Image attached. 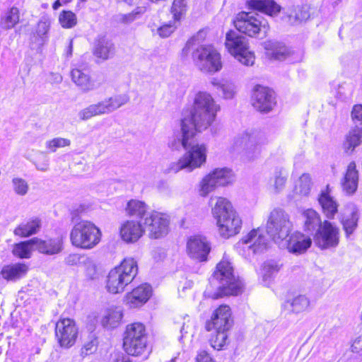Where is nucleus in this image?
Instances as JSON below:
<instances>
[{"mask_svg": "<svg viewBox=\"0 0 362 362\" xmlns=\"http://www.w3.org/2000/svg\"><path fill=\"white\" fill-rule=\"evenodd\" d=\"M219 106L211 94L200 91L195 94L189 115L181 119V134L173 138L169 146L173 150L191 146L196 132L206 130L214 122Z\"/></svg>", "mask_w": 362, "mask_h": 362, "instance_id": "nucleus-1", "label": "nucleus"}, {"mask_svg": "<svg viewBox=\"0 0 362 362\" xmlns=\"http://www.w3.org/2000/svg\"><path fill=\"white\" fill-rule=\"evenodd\" d=\"M211 214L216 221L219 235L229 238L238 234L242 228V219L232 204L225 197L211 198Z\"/></svg>", "mask_w": 362, "mask_h": 362, "instance_id": "nucleus-2", "label": "nucleus"}, {"mask_svg": "<svg viewBox=\"0 0 362 362\" xmlns=\"http://www.w3.org/2000/svg\"><path fill=\"white\" fill-rule=\"evenodd\" d=\"M267 142L264 134L257 130H247L233 139L230 151L240 154L244 161H253L258 158L262 146Z\"/></svg>", "mask_w": 362, "mask_h": 362, "instance_id": "nucleus-3", "label": "nucleus"}, {"mask_svg": "<svg viewBox=\"0 0 362 362\" xmlns=\"http://www.w3.org/2000/svg\"><path fill=\"white\" fill-rule=\"evenodd\" d=\"M210 282L218 290L211 295L214 299L223 296H236L242 291L241 283L235 279L231 264L225 257L217 264Z\"/></svg>", "mask_w": 362, "mask_h": 362, "instance_id": "nucleus-4", "label": "nucleus"}, {"mask_svg": "<svg viewBox=\"0 0 362 362\" xmlns=\"http://www.w3.org/2000/svg\"><path fill=\"white\" fill-rule=\"evenodd\" d=\"M137 270L136 262L134 259H124L109 272L106 284L108 292L114 294L122 292L136 276Z\"/></svg>", "mask_w": 362, "mask_h": 362, "instance_id": "nucleus-5", "label": "nucleus"}, {"mask_svg": "<svg viewBox=\"0 0 362 362\" xmlns=\"http://www.w3.org/2000/svg\"><path fill=\"white\" fill-rule=\"evenodd\" d=\"M101 236L100 230L94 223L83 220L73 226L70 241L77 248L90 250L100 242Z\"/></svg>", "mask_w": 362, "mask_h": 362, "instance_id": "nucleus-6", "label": "nucleus"}, {"mask_svg": "<svg viewBox=\"0 0 362 362\" xmlns=\"http://www.w3.org/2000/svg\"><path fill=\"white\" fill-rule=\"evenodd\" d=\"M293 228V224L287 212L281 208L272 210L266 223L267 233L276 243L286 240Z\"/></svg>", "mask_w": 362, "mask_h": 362, "instance_id": "nucleus-7", "label": "nucleus"}, {"mask_svg": "<svg viewBox=\"0 0 362 362\" xmlns=\"http://www.w3.org/2000/svg\"><path fill=\"white\" fill-rule=\"evenodd\" d=\"M192 59L194 66L203 73H215L222 68L221 54L211 45H200L194 48Z\"/></svg>", "mask_w": 362, "mask_h": 362, "instance_id": "nucleus-8", "label": "nucleus"}, {"mask_svg": "<svg viewBox=\"0 0 362 362\" xmlns=\"http://www.w3.org/2000/svg\"><path fill=\"white\" fill-rule=\"evenodd\" d=\"M125 351L132 356H141L146 350L147 334L144 325L134 322L127 325L123 338Z\"/></svg>", "mask_w": 362, "mask_h": 362, "instance_id": "nucleus-9", "label": "nucleus"}, {"mask_svg": "<svg viewBox=\"0 0 362 362\" xmlns=\"http://www.w3.org/2000/svg\"><path fill=\"white\" fill-rule=\"evenodd\" d=\"M235 175L228 168H218L206 174L199 182L197 189L202 197H206L218 187H225L233 182Z\"/></svg>", "mask_w": 362, "mask_h": 362, "instance_id": "nucleus-10", "label": "nucleus"}, {"mask_svg": "<svg viewBox=\"0 0 362 362\" xmlns=\"http://www.w3.org/2000/svg\"><path fill=\"white\" fill-rule=\"evenodd\" d=\"M187 152L180 159L170 165L168 171L176 173L187 169L189 172L200 168L206 160L207 148L204 144H192L187 149Z\"/></svg>", "mask_w": 362, "mask_h": 362, "instance_id": "nucleus-11", "label": "nucleus"}, {"mask_svg": "<svg viewBox=\"0 0 362 362\" xmlns=\"http://www.w3.org/2000/svg\"><path fill=\"white\" fill-rule=\"evenodd\" d=\"M129 101V97L127 94L115 95L96 103L89 105L80 110L78 115L80 119L86 121L93 117L110 114Z\"/></svg>", "mask_w": 362, "mask_h": 362, "instance_id": "nucleus-12", "label": "nucleus"}, {"mask_svg": "<svg viewBox=\"0 0 362 362\" xmlns=\"http://www.w3.org/2000/svg\"><path fill=\"white\" fill-rule=\"evenodd\" d=\"M267 247L268 240L259 228L252 229L236 244L238 253L248 259L264 252Z\"/></svg>", "mask_w": 362, "mask_h": 362, "instance_id": "nucleus-13", "label": "nucleus"}, {"mask_svg": "<svg viewBox=\"0 0 362 362\" xmlns=\"http://www.w3.org/2000/svg\"><path fill=\"white\" fill-rule=\"evenodd\" d=\"M225 45L228 52L242 64L252 66L255 64V53L250 49L245 37L230 30L226 34Z\"/></svg>", "mask_w": 362, "mask_h": 362, "instance_id": "nucleus-14", "label": "nucleus"}, {"mask_svg": "<svg viewBox=\"0 0 362 362\" xmlns=\"http://www.w3.org/2000/svg\"><path fill=\"white\" fill-rule=\"evenodd\" d=\"M233 23L237 30L250 37H255L261 33L265 35L269 30L267 22L255 12L243 11L238 13Z\"/></svg>", "mask_w": 362, "mask_h": 362, "instance_id": "nucleus-15", "label": "nucleus"}, {"mask_svg": "<svg viewBox=\"0 0 362 362\" xmlns=\"http://www.w3.org/2000/svg\"><path fill=\"white\" fill-rule=\"evenodd\" d=\"M144 230H146L151 239L165 237L169 231L170 219L167 214L153 211L143 219Z\"/></svg>", "mask_w": 362, "mask_h": 362, "instance_id": "nucleus-16", "label": "nucleus"}, {"mask_svg": "<svg viewBox=\"0 0 362 362\" xmlns=\"http://www.w3.org/2000/svg\"><path fill=\"white\" fill-rule=\"evenodd\" d=\"M55 334L60 346H72L78 337V327L75 321L71 318L60 319L56 324Z\"/></svg>", "mask_w": 362, "mask_h": 362, "instance_id": "nucleus-17", "label": "nucleus"}, {"mask_svg": "<svg viewBox=\"0 0 362 362\" xmlns=\"http://www.w3.org/2000/svg\"><path fill=\"white\" fill-rule=\"evenodd\" d=\"M315 244L321 249L335 247L339 242V230L332 223L325 221L318 228L315 238Z\"/></svg>", "mask_w": 362, "mask_h": 362, "instance_id": "nucleus-18", "label": "nucleus"}, {"mask_svg": "<svg viewBox=\"0 0 362 362\" xmlns=\"http://www.w3.org/2000/svg\"><path fill=\"white\" fill-rule=\"evenodd\" d=\"M252 105L261 112H270L276 105L274 93L267 87L256 86L252 95Z\"/></svg>", "mask_w": 362, "mask_h": 362, "instance_id": "nucleus-19", "label": "nucleus"}, {"mask_svg": "<svg viewBox=\"0 0 362 362\" xmlns=\"http://www.w3.org/2000/svg\"><path fill=\"white\" fill-rule=\"evenodd\" d=\"M232 326L231 312L229 306L220 305L213 313L211 318L206 324L207 331L230 329Z\"/></svg>", "mask_w": 362, "mask_h": 362, "instance_id": "nucleus-20", "label": "nucleus"}, {"mask_svg": "<svg viewBox=\"0 0 362 362\" xmlns=\"http://www.w3.org/2000/svg\"><path fill=\"white\" fill-rule=\"evenodd\" d=\"M210 246L206 238L195 235L190 237L187 243V252L188 255L199 262L206 260L210 252Z\"/></svg>", "mask_w": 362, "mask_h": 362, "instance_id": "nucleus-21", "label": "nucleus"}, {"mask_svg": "<svg viewBox=\"0 0 362 362\" xmlns=\"http://www.w3.org/2000/svg\"><path fill=\"white\" fill-rule=\"evenodd\" d=\"M144 234L143 223L127 220L119 227V236L126 243H136Z\"/></svg>", "mask_w": 362, "mask_h": 362, "instance_id": "nucleus-22", "label": "nucleus"}, {"mask_svg": "<svg viewBox=\"0 0 362 362\" xmlns=\"http://www.w3.org/2000/svg\"><path fill=\"white\" fill-rule=\"evenodd\" d=\"M151 294V286L147 284H144L128 293L125 296L124 302L131 308H138L146 303Z\"/></svg>", "mask_w": 362, "mask_h": 362, "instance_id": "nucleus-23", "label": "nucleus"}, {"mask_svg": "<svg viewBox=\"0 0 362 362\" xmlns=\"http://www.w3.org/2000/svg\"><path fill=\"white\" fill-rule=\"evenodd\" d=\"M51 23L49 16H41L30 34V42L33 45L40 47L47 42Z\"/></svg>", "mask_w": 362, "mask_h": 362, "instance_id": "nucleus-24", "label": "nucleus"}, {"mask_svg": "<svg viewBox=\"0 0 362 362\" xmlns=\"http://www.w3.org/2000/svg\"><path fill=\"white\" fill-rule=\"evenodd\" d=\"M285 240L288 251L296 255L304 253L312 244L310 238L299 232L291 233Z\"/></svg>", "mask_w": 362, "mask_h": 362, "instance_id": "nucleus-25", "label": "nucleus"}, {"mask_svg": "<svg viewBox=\"0 0 362 362\" xmlns=\"http://www.w3.org/2000/svg\"><path fill=\"white\" fill-rule=\"evenodd\" d=\"M310 299L305 295H298L285 300L281 305L282 312L288 314H300L308 310Z\"/></svg>", "mask_w": 362, "mask_h": 362, "instance_id": "nucleus-26", "label": "nucleus"}, {"mask_svg": "<svg viewBox=\"0 0 362 362\" xmlns=\"http://www.w3.org/2000/svg\"><path fill=\"white\" fill-rule=\"evenodd\" d=\"M71 76L73 82L83 92H89L99 87V84L90 78L86 69H73Z\"/></svg>", "mask_w": 362, "mask_h": 362, "instance_id": "nucleus-27", "label": "nucleus"}, {"mask_svg": "<svg viewBox=\"0 0 362 362\" xmlns=\"http://www.w3.org/2000/svg\"><path fill=\"white\" fill-rule=\"evenodd\" d=\"M358 172L354 162H351L346 169V173L341 180V185L343 192L348 194H354L358 188Z\"/></svg>", "mask_w": 362, "mask_h": 362, "instance_id": "nucleus-28", "label": "nucleus"}, {"mask_svg": "<svg viewBox=\"0 0 362 362\" xmlns=\"http://www.w3.org/2000/svg\"><path fill=\"white\" fill-rule=\"evenodd\" d=\"M123 310L118 306H111L104 310L100 322L103 327L110 329L117 327L122 323Z\"/></svg>", "mask_w": 362, "mask_h": 362, "instance_id": "nucleus-29", "label": "nucleus"}, {"mask_svg": "<svg viewBox=\"0 0 362 362\" xmlns=\"http://www.w3.org/2000/svg\"><path fill=\"white\" fill-rule=\"evenodd\" d=\"M28 272V266L25 263H14L4 265L0 276L8 281H16L24 276Z\"/></svg>", "mask_w": 362, "mask_h": 362, "instance_id": "nucleus-30", "label": "nucleus"}, {"mask_svg": "<svg viewBox=\"0 0 362 362\" xmlns=\"http://www.w3.org/2000/svg\"><path fill=\"white\" fill-rule=\"evenodd\" d=\"M263 47L268 57L276 60H284L291 54V51L282 42L275 40L264 42Z\"/></svg>", "mask_w": 362, "mask_h": 362, "instance_id": "nucleus-31", "label": "nucleus"}, {"mask_svg": "<svg viewBox=\"0 0 362 362\" xmlns=\"http://www.w3.org/2000/svg\"><path fill=\"white\" fill-rule=\"evenodd\" d=\"M35 250L39 252L53 255L61 252L63 250V241L59 237L42 240L35 238Z\"/></svg>", "mask_w": 362, "mask_h": 362, "instance_id": "nucleus-32", "label": "nucleus"}, {"mask_svg": "<svg viewBox=\"0 0 362 362\" xmlns=\"http://www.w3.org/2000/svg\"><path fill=\"white\" fill-rule=\"evenodd\" d=\"M329 193V186L327 185L326 189L321 192L318 202L324 214L328 218H332L337 212L338 204Z\"/></svg>", "mask_w": 362, "mask_h": 362, "instance_id": "nucleus-33", "label": "nucleus"}, {"mask_svg": "<svg viewBox=\"0 0 362 362\" xmlns=\"http://www.w3.org/2000/svg\"><path fill=\"white\" fill-rule=\"evenodd\" d=\"M358 220V211L354 206L347 207L341 218V223L346 236L351 235L357 227Z\"/></svg>", "mask_w": 362, "mask_h": 362, "instance_id": "nucleus-34", "label": "nucleus"}, {"mask_svg": "<svg viewBox=\"0 0 362 362\" xmlns=\"http://www.w3.org/2000/svg\"><path fill=\"white\" fill-rule=\"evenodd\" d=\"M288 178V172L283 167H276L269 180V188L274 193H279L286 185Z\"/></svg>", "mask_w": 362, "mask_h": 362, "instance_id": "nucleus-35", "label": "nucleus"}, {"mask_svg": "<svg viewBox=\"0 0 362 362\" xmlns=\"http://www.w3.org/2000/svg\"><path fill=\"white\" fill-rule=\"evenodd\" d=\"M247 4L249 8L258 10L271 16L280 11V6L273 0H248Z\"/></svg>", "mask_w": 362, "mask_h": 362, "instance_id": "nucleus-36", "label": "nucleus"}, {"mask_svg": "<svg viewBox=\"0 0 362 362\" xmlns=\"http://www.w3.org/2000/svg\"><path fill=\"white\" fill-rule=\"evenodd\" d=\"M114 45L105 37L98 39L95 43L93 54L103 60H106L114 54Z\"/></svg>", "mask_w": 362, "mask_h": 362, "instance_id": "nucleus-37", "label": "nucleus"}, {"mask_svg": "<svg viewBox=\"0 0 362 362\" xmlns=\"http://www.w3.org/2000/svg\"><path fill=\"white\" fill-rule=\"evenodd\" d=\"M362 144V127L356 126L346 136L344 148L347 153H351Z\"/></svg>", "mask_w": 362, "mask_h": 362, "instance_id": "nucleus-38", "label": "nucleus"}, {"mask_svg": "<svg viewBox=\"0 0 362 362\" xmlns=\"http://www.w3.org/2000/svg\"><path fill=\"white\" fill-rule=\"evenodd\" d=\"M41 227V221L39 218H34L26 223L20 224L15 228L13 233L20 237H28L37 233Z\"/></svg>", "mask_w": 362, "mask_h": 362, "instance_id": "nucleus-39", "label": "nucleus"}, {"mask_svg": "<svg viewBox=\"0 0 362 362\" xmlns=\"http://www.w3.org/2000/svg\"><path fill=\"white\" fill-rule=\"evenodd\" d=\"M19 9L13 6L4 11L1 17L0 25L3 29H11L19 22Z\"/></svg>", "mask_w": 362, "mask_h": 362, "instance_id": "nucleus-40", "label": "nucleus"}, {"mask_svg": "<svg viewBox=\"0 0 362 362\" xmlns=\"http://www.w3.org/2000/svg\"><path fill=\"white\" fill-rule=\"evenodd\" d=\"M35 239L33 238L27 241L15 244L12 252L14 256L21 259H28L31 257L32 252L35 250Z\"/></svg>", "mask_w": 362, "mask_h": 362, "instance_id": "nucleus-41", "label": "nucleus"}, {"mask_svg": "<svg viewBox=\"0 0 362 362\" xmlns=\"http://www.w3.org/2000/svg\"><path fill=\"white\" fill-rule=\"evenodd\" d=\"M126 212L129 216L141 218H144L149 213L146 203L136 199H132L127 203Z\"/></svg>", "mask_w": 362, "mask_h": 362, "instance_id": "nucleus-42", "label": "nucleus"}, {"mask_svg": "<svg viewBox=\"0 0 362 362\" xmlns=\"http://www.w3.org/2000/svg\"><path fill=\"white\" fill-rule=\"evenodd\" d=\"M211 84L216 90L222 92V96L225 99H232L237 93V86L231 81L213 79Z\"/></svg>", "mask_w": 362, "mask_h": 362, "instance_id": "nucleus-43", "label": "nucleus"}, {"mask_svg": "<svg viewBox=\"0 0 362 362\" xmlns=\"http://www.w3.org/2000/svg\"><path fill=\"white\" fill-rule=\"evenodd\" d=\"M304 225L307 230H313L317 226H320L321 219L320 215L313 209H309L303 212Z\"/></svg>", "mask_w": 362, "mask_h": 362, "instance_id": "nucleus-44", "label": "nucleus"}, {"mask_svg": "<svg viewBox=\"0 0 362 362\" xmlns=\"http://www.w3.org/2000/svg\"><path fill=\"white\" fill-rule=\"evenodd\" d=\"M312 187L311 177L308 173H303L297 180L295 185V192L302 196H308Z\"/></svg>", "mask_w": 362, "mask_h": 362, "instance_id": "nucleus-45", "label": "nucleus"}, {"mask_svg": "<svg viewBox=\"0 0 362 362\" xmlns=\"http://www.w3.org/2000/svg\"><path fill=\"white\" fill-rule=\"evenodd\" d=\"M209 341L211 346L217 350H221L227 344L228 332L223 330H213Z\"/></svg>", "mask_w": 362, "mask_h": 362, "instance_id": "nucleus-46", "label": "nucleus"}, {"mask_svg": "<svg viewBox=\"0 0 362 362\" xmlns=\"http://www.w3.org/2000/svg\"><path fill=\"white\" fill-rule=\"evenodd\" d=\"M281 265L274 260H268L264 262L262 268V276L263 281H267L277 274L280 270Z\"/></svg>", "mask_w": 362, "mask_h": 362, "instance_id": "nucleus-47", "label": "nucleus"}, {"mask_svg": "<svg viewBox=\"0 0 362 362\" xmlns=\"http://www.w3.org/2000/svg\"><path fill=\"white\" fill-rule=\"evenodd\" d=\"M146 11V8L145 6H138L131 13L119 14L117 16V21L122 23L129 24L134 21L139 19Z\"/></svg>", "mask_w": 362, "mask_h": 362, "instance_id": "nucleus-48", "label": "nucleus"}, {"mask_svg": "<svg viewBox=\"0 0 362 362\" xmlns=\"http://www.w3.org/2000/svg\"><path fill=\"white\" fill-rule=\"evenodd\" d=\"M187 8L186 0H174L170 9L173 21L179 23L181 18L185 15Z\"/></svg>", "mask_w": 362, "mask_h": 362, "instance_id": "nucleus-49", "label": "nucleus"}, {"mask_svg": "<svg viewBox=\"0 0 362 362\" xmlns=\"http://www.w3.org/2000/svg\"><path fill=\"white\" fill-rule=\"evenodd\" d=\"M71 140L63 137H55L45 142L46 148L51 153H54L58 148L68 147Z\"/></svg>", "mask_w": 362, "mask_h": 362, "instance_id": "nucleus-50", "label": "nucleus"}, {"mask_svg": "<svg viewBox=\"0 0 362 362\" xmlns=\"http://www.w3.org/2000/svg\"><path fill=\"white\" fill-rule=\"evenodd\" d=\"M59 22L64 28H71L76 25L77 18L72 11H63L59 16Z\"/></svg>", "mask_w": 362, "mask_h": 362, "instance_id": "nucleus-51", "label": "nucleus"}, {"mask_svg": "<svg viewBox=\"0 0 362 362\" xmlns=\"http://www.w3.org/2000/svg\"><path fill=\"white\" fill-rule=\"evenodd\" d=\"M81 265L83 267L87 278L90 279L96 278L98 274L97 265L93 258L86 255Z\"/></svg>", "mask_w": 362, "mask_h": 362, "instance_id": "nucleus-52", "label": "nucleus"}, {"mask_svg": "<svg viewBox=\"0 0 362 362\" xmlns=\"http://www.w3.org/2000/svg\"><path fill=\"white\" fill-rule=\"evenodd\" d=\"M12 185L14 192L21 196L25 195L29 189L28 182L21 177L13 178Z\"/></svg>", "mask_w": 362, "mask_h": 362, "instance_id": "nucleus-53", "label": "nucleus"}, {"mask_svg": "<svg viewBox=\"0 0 362 362\" xmlns=\"http://www.w3.org/2000/svg\"><path fill=\"white\" fill-rule=\"evenodd\" d=\"M178 23H179L173 21V22L164 24L158 28L157 33L161 37H168L175 31Z\"/></svg>", "mask_w": 362, "mask_h": 362, "instance_id": "nucleus-54", "label": "nucleus"}, {"mask_svg": "<svg viewBox=\"0 0 362 362\" xmlns=\"http://www.w3.org/2000/svg\"><path fill=\"white\" fill-rule=\"evenodd\" d=\"M98 345L97 339L92 337L90 341L86 342L81 350V354L83 356H88L94 353Z\"/></svg>", "mask_w": 362, "mask_h": 362, "instance_id": "nucleus-55", "label": "nucleus"}, {"mask_svg": "<svg viewBox=\"0 0 362 362\" xmlns=\"http://www.w3.org/2000/svg\"><path fill=\"white\" fill-rule=\"evenodd\" d=\"M86 255L71 253L64 258V263L68 266L81 265Z\"/></svg>", "mask_w": 362, "mask_h": 362, "instance_id": "nucleus-56", "label": "nucleus"}, {"mask_svg": "<svg viewBox=\"0 0 362 362\" xmlns=\"http://www.w3.org/2000/svg\"><path fill=\"white\" fill-rule=\"evenodd\" d=\"M294 18L296 21L302 22L310 17L309 11L306 6L298 7L294 11Z\"/></svg>", "mask_w": 362, "mask_h": 362, "instance_id": "nucleus-57", "label": "nucleus"}, {"mask_svg": "<svg viewBox=\"0 0 362 362\" xmlns=\"http://www.w3.org/2000/svg\"><path fill=\"white\" fill-rule=\"evenodd\" d=\"M351 117L356 126L357 124L362 127V105H356L354 106L351 112Z\"/></svg>", "mask_w": 362, "mask_h": 362, "instance_id": "nucleus-58", "label": "nucleus"}, {"mask_svg": "<svg viewBox=\"0 0 362 362\" xmlns=\"http://www.w3.org/2000/svg\"><path fill=\"white\" fill-rule=\"evenodd\" d=\"M351 351L354 353L358 354L361 361H362V334L353 341Z\"/></svg>", "mask_w": 362, "mask_h": 362, "instance_id": "nucleus-59", "label": "nucleus"}, {"mask_svg": "<svg viewBox=\"0 0 362 362\" xmlns=\"http://www.w3.org/2000/svg\"><path fill=\"white\" fill-rule=\"evenodd\" d=\"M197 362H215L214 360L204 351H201L197 358Z\"/></svg>", "mask_w": 362, "mask_h": 362, "instance_id": "nucleus-60", "label": "nucleus"}, {"mask_svg": "<svg viewBox=\"0 0 362 362\" xmlns=\"http://www.w3.org/2000/svg\"><path fill=\"white\" fill-rule=\"evenodd\" d=\"M50 82L52 83H60L62 81V76L59 74H50Z\"/></svg>", "mask_w": 362, "mask_h": 362, "instance_id": "nucleus-61", "label": "nucleus"}, {"mask_svg": "<svg viewBox=\"0 0 362 362\" xmlns=\"http://www.w3.org/2000/svg\"><path fill=\"white\" fill-rule=\"evenodd\" d=\"M114 362H132L130 358L122 354H118L115 358Z\"/></svg>", "mask_w": 362, "mask_h": 362, "instance_id": "nucleus-62", "label": "nucleus"}, {"mask_svg": "<svg viewBox=\"0 0 362 362\" xmlns=\"http://www.w3.org/2000/svg\"><path fill=\"white\" fill-rule=\"evenodd\" d=\"M192 286H193V281H185V282L184 283V284L182 287V291H185V289L190 288L192 287Z\"/></svg>", "mask_w": 362, "mask_h": 362, "instance_id": "nucleus-63", "label": "nucleus"}, {"mask_svg": "<svg viewBox=\"0 0 362 362\" xmlns=\"http://www.w3.org/2000/svg\"><path fill=\"white\" fill-rule=\"evenodd\" d=\"M61 6V4L59 2V0H57L52 5V8L54 10H57L59 8V7Z\"/></svg>", "mask_w": 362, "mask_h": 362, "instance_id": "nucleus-64", "label": "nucleus"}]
</instances>
